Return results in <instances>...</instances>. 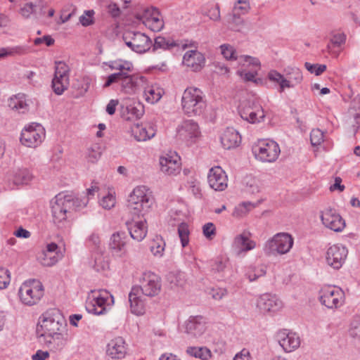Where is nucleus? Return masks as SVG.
<instances>
[{"mask_svg":"<svg viewBox=\"0 0 360 360\" xmlns=\"http://www.w3.org/2000/svg\"><path fill=\"white\" fill-rule=\"evenodd\" d=\"M241 137L232 127L226 128L221 136V143L224 149H232L239 146Z\"/></svg>","mask_w":360,"mask_h":360,"instance_id":"c85d7f7f","label":"nucleus"},{"mask_svg":"<svg viewBox=\"0 0 360 360\" xmlns=\"http://www.w3.org/2000/svg\"><path fill=\"white\" fill-rule=\"evenodd\" d=\"M111 70H118L117 73L130 72L133 70V65L127 60H116L105 63Z\"/></svg>","mask_w":360,"mask_h":360,"instance_id":"4c0bfd02","label":"nucleus"},{"mask_svg":"<svg viewBox=\"0 0 360 360\" xmlns=\"http://www.w3.org/2000/svg\"><path fill=\"white\" fill-rule=\"evenodd\" d=\"M186 352L192 356L199 358L202 360H206L210 356V351L205 347H188Z\"/></svg>","mask_w":360,"mask_h":360,"instance_id":"49530a36","label":"nucleus"},{"mask_svg":"<svg viewBox=\"0 0 360 360\" xmlns=\"http://www.w3.org/2000/svg\"><path fill=\"white\" fill-rule=\"evenodd\" d=\"M69 68L62 61L56 62L54 77L62 79H69Z\"/></svg>","mask_w":360,"mask_h":360,"instance_id":"3c124183","label":"nucleus"},{"mask_svg":"<svg viewBox=\"0 0 360 360\" xmlns=\"http://www.w3.org/2000/svg\"><path fill=\"white\" fill-rule=\"evenodd\" d=\"M321 219L326 228L335 232L342 231L345 226L344 219L333 209H326L323 211Z\"/></svg>","mask_w":360,"mask_h":360,"instance_id":"412c9836","label":"nucleus"},{"mask_svg":"<svg viewBox=\"0 0 360 360\" xmlns=\"http://www.w3.org/2000/svg\"><path fill=\"white\" fill-rule=\"evenodd\" d=\"M122 39L125 44L137 53H146L152 46L151 39L141 32L126 31L123 34Z\"/></svg>","mask_w":360,"mask_h":360,"instance_id":"f8f14e48","label":"nucleus"},{"mask_svg":"<svg viewBox=\"0 0 360 360\" xmlns=\"http://www.w3.org/2000/svg\"><path fill=\"white\" fill-rule=\"evenodd\" d=\"M114 302L112 295L105 290H91L87 295L85 308L86 311L95 315L104 314L107 307Z\"/></svg>","mask_w":360,"mask_h":360,"instance_id":"39448f33","label":"nucleus"},{"mask_svg":"<svg viewBox=\"0 0 360 360\" xmlns=\"http://www.w3.org/2000/svg\"><path fill=\"white\" fill-rule=\"evenodd\" d=\"M100 205L105 210H110L114 207L116 204L115 193L112 190H110L107 195L103 196L99 201Z\"/></svg>","mask_w":360,"mask_h":360,"instance_id":"de8ad7c7","label":"nucleus"},{"mask_svg":"<svg viewBox=\"0 0 360 360\" xmlns=\"http://www.w3.org/2000/svg\"><path fill=\"white\" fill-rule=\"evenodd\" d=\"M310 140L313 146H319L323 141V132L319 129H314L310 133Z\"/></svg>","mask_w":360,"mask_h":360,"instance_id":"bf43d9fd","label":"nucleus"},{"mask_svg":"<svg viewBox=\"0 0 360 360\" xmlns=\"http://www.w3.org/2000/svg\"><path fill=\"white\" fill-rule=\"evenodd\" d=\"M155 11H160L155 7H149L143 9L141 13H138L135 15V18L141 21L142 23L146 25V21L151 20L152 17H153V14H155Z\"/></svg>","mask_w":360,"mask_h":360,"instance_id":"603ef678","label":"nucleus"},{"mask_svg":"<svg viewBox=\"0 0 360 360\" xmlns=\"http://www.w3.org/2000/svg\"><path fill=\"white\" fill-rule=\"evenodd\" d=\"M238 110L240 117L249 123L257 124L264 121L265 112L257 98L243 101Z\"/></svg>","mask_w":360,"mask_h":360,"instance_id":"0eeeda50","label":"nucleus"},{"mask_svg":"<svg viewBox=\"0 0 360 360\" xmlns=\"http://www.w3.org/2000/svg\"><path fill=\"white\" fill-rule=\"evenodd\" d=\"M165 248V242L164 240L161 237L156 236L151 242L150 250L154 256L161 257L164 254Z\"/></svg>","mask_w":360,"mask_h":360,"instance_id":"37998d69","label":"nucleus"},{"mask_svg":"<svg viewBox=\"0 0 360 360\" xmlns=\"http://www.w3.org/2000/svg\"><path fill=\"white\" fill-rule=\"evenodd\" d=\"M153 204L149 189L145 186H136L128 198V209L131 214L143 217Z\"/></svg>","mask_w":360,"mask_h":360,"instance_id":"7ed1b4c3","label":"nucleus"},{"mask_svg":"<svg viewBox=\"0 0 360 360\" xmlns=\"http://www.w3.org/2000/svg\"><path fill=\"white\" fill-rule=\"evenodd\" d=\"M62 257L61 253H51L43 251L37 257L40 264L45 266H51L56 264Z\"/></svg>","mask_w":360,"mask_h":360,"instance_id":"58836bf2","label":"nucleus"},{"mask_svg":"<svg viewBox=\"0 0 360 360\" xmlns=\"http://www.w3.org/2000/svg\"><path fill=\"white\" fill-rule=\"evenodd\" d=\"M46 7V3L44 0H35L34 2L25 4L20 10V15L25 18H30L31 15L34 13L35 8H39L40 15L45 13L44 8Z\"/></svg>","mask_w":360,"mask_h":360,"instance_id":"72a5a7b5","label":"nucleus"},{"mask_svg":"<svg viewBox=\"0 0 360 360\" xmlns=\"http://www.w3.org/2000/svg\"><path fill=\"white\" fill-rule=\"evenodd\" d=\"M144 113L143 105L139 102L129 104L125 111L122 112V117L126 120L140 119Z\"/></svg>","mask_w":360,"mask_h":360,"instance_id":"473e14b6","label":"nucleus"},{"mask_svg":"<svg viewBox=\"0 0 360 360\" xmlns=\"http://www.w3.org/2000/svg\"><path fill=\"white\" fill-rule=\"evenodd\" d=\"M200 135L198 124L192 120L183 121L177 127V136L188 144L196 142Z\"/></svg>","mask_w":360,"mask_h":360,"instance_id":"dca6fc26","label":"nucleus"},{"mask_svg":"<svg viewBox=\"0 0 360 360\" xmlns=\"http://www.w3.org/2000/svg\"><path fill=\"white\" fill-rule=\"evenodd\" d=\"M167 279L174 286H182L185 282V274L181 271H172L167 274Z\"/></svg>","mask_w":360,"mask_h":360,"instance_id":"09e8293b","label":"nucleus"},{"mask_svg":"<svg viewBox=\"0 0 360 360\" xmlns=\"http://www.w3.org/2000/svg\"><path fill=\"white\" fill-rule=\"evenodd\" d=\"M65 326V319L59 310H47L40 317L37 328L39 342L52 349L60 348L65 344L63 331Z\"/></svg>","mask_w":360,"mask_h":360,"instance_id":"f257e3e1","label":"nucleus"},{"mask_svg":"<svg viewBox=\"0 0 360 360\" xmlns=\"http://www.w3.org/2000/svg\"><path fill=\"white\" fill-rule=\"evenodd\" d=\"M146 223V219L127 223L128 230L131 238L139 242L144 239L147 233Z\"/></svg>","mask_w":360,"mask_h":360,"instance_id":"2f4dec72","label":"nucleus"},{"mask_svg":"<svg viewBox=\"0 0 360 360\" xmlns=\"http://www.w3.org/2000/svg\"><path fill=\"white\" fill-rule=\"evenodd\" d=\"M249 235V233L243 232L234 238L233 247L238 256L255 248L256 243L250 238Z\"/></svg>","mask_w":360,"mask_h":360,"instance_id":"393cba45","label":"nucleus"},{"mask_svg":"<svg viewBox=\"0 0 360 360\" xmlns=\"http://www.w3.org/2000/svg\"><path fill=\"white\" fill-rule=\"evenodd\" d=\"M277 340L286 352H291L299 347L300 345V338L293 333L286 330L279 331L276 335Z\"/></svg>","mask_w":360,"mask_h":360,"instance_id":"5701e85b","label":"nucleus"},{"mask_svg":"<svg viewBox=\"0 0 360 360\" xmlns=\"http://www.w3.org/2000/svg\"><path fill=\"white\" fill-rule=\"evenodd\" d=\"M180 157L175 152H169L160 158V170L167 175H176L181 171Z\"/></svg>","mask_w":360,"mask_h":360,"instance_id":"6ab92c4d","label":"nucleus"},{"mask_svg":"<svg viewBox=\"0 0 360 360\" xmlns=\"http://www.w3.org/2000/svg\"><path fill=\"white\" fill-rule=\"evenodd\" d=\"M319 301L328 309H338L345 302V292L338 287L324 286L319 291Z\"/></svg>","mask_w":360,"mask_h":360,"instance_id":"ddd939ff","label":"nucleus"},{"mask_svg":"<svg viewBox=\"0 0 360 360\" xmlns=\"http://www.w3.org/2000/svg\"><path fill=\"white\" fill-rule=\"evenodd\" d=\"M139 285L133 287L144 296L153 297L158 295L162 288L160 278L153 272L145 271L139 278Z\"/></svg>","mask_w":360,"mask_h":360,"instance_id":"9d476101","label":"nucleus"},{"mask_svg":"<svg viewBox=\"0 0 360 360\" xmlns=\"http://www.w3.org/2000/svg\"><path fill=\"white\" fill-rule=\"evenodd\" d=\"M178 233L182 247H186L189 242V230L188 224L181 223L178 226Z\"/></svg>","mask_w":360,"mask_h":360,"instance_id":"5fc2aeb1","label":"nucleus"},{"mask_svg":"<svg viewBox=\"0 0 360 360\" xmlns=\"http://www.w3.org/2000/svg\"><path fill=\"white\" fill-rule=\"evenodd\" d=\"M122 74L123 75L120 84L122 91L127 94H131L138 85L139 80H141L143 77L130 75L129 72Z\"/></svg>","mask_w":360,"mask_h":360,"instance_id":"f704fd0d","label":"nucleus"},{"mask_svg":"<svg viewBox=\"0 0 360 360\" xmlns=\"http://www.w3.org/2000/svg\"><path fill=\"white\" fill-rule=\"evenodd\" d=\"M270 81L279 84V92H283L285 88H293L302 81V74L300 70L295 67H288L285 69V75H281L276 70H271L268 73Z\"/></svg>","mask_w":360,"mask_h":360,"instance_id":"423d86ee","label":"nucleus"},{"mask_svg":"<svg viewBox=\"0 0 360 360\" xmlns=\"http://www.w3.org/2000/svg\"><path fill=\"white\" fill-rule=\"evenodd\" d=\"M293 238L286 233H278L266 242L264 252L268 256L288 253L293 245Z\"/></svg>","mask_w":360,"mask_h":360,"instance_id":"1a4fd4ad","label":"nucleus"},{"mask_svg":"<svg viewBox=\"0 0 360 360\" xmlns=\"http://www.w3.org/2000/svg\"><path fill=\"white\" fill-rule=\"evenodd\" d=\"M207 181L210 186L217 191H222L228 186L227 175L220 167H214L210 169Z\"/></svg>","mask_w":360,"mask_h":360,"instance_id":"4be33fe9","label":"nucleus"},{"mask_svg":"<svg viewBox=\"0 0 360 360\" xmlns=\"http://www.w3.org/2000/svg\"><path fill=\"white\" fill-rule=\"evenodd\" d=\"M18 295L22 304L33 306L37 304L44 295V288L37 280L25 281L19 288Z\"/></svg>","mask_w":360,"mask_h":360,"instance_id":"6e6552de","label":"nucleus"},{"mask_svg":"<svg viewBox=\"0 0 360 360\" xmlns=\"http://www.w3.org/2000/svg\"><path fill=\"white\" fill-rule=\"evenodd\" d=\"M32 103L25 94H18L11 97L8 100V106L13 110L19 113H26L30 110V105Z\"/></svg>","mask_w":360,"mask_h":360,"instance_id":"a878e982","label":"nucleus"},{"mask_svg":"<svg viewBox=\"0 0 360 360\" xmlns=\"http://www.w3.org/2000/svg\"><path fill=\"white\" fill-rule=\"evenodd\" d=\"M176 45V43H174V41H169L167 40L165 37L159 36L155 39L153 47L154 49H169L170 48L174 47Z\"/></svg>","mask_w":360,"mask_h":360,"instance_id":"4d7b16f0","label":"nucleus"},{"mask_svg":"<svg viewBox=\"0 0 360 360\" xmlns=\"http://www.w3.org/2000/svg\"><path fill=\"white\" fill-rule=\"evenodd\" d=\"M255 207V205L250 202H243L236 207L233 215L240 217L246 214L250 210Z\"/></svg>","mask_w":360,"mask_h":360,"instance_id":"864d4df0","label":"nucleus"},{"mask_svg":"<svg viewBox=\"0 0 360 360\" xmlns=\"http://www.w3.org/2000/svg\"><path fill=\"white\" fill-rule=\"evenodd\" d=\"M25 51L26 49L20 46L1 48L0 49V60L8 56L22 54Z\"/></svg>","mask_w":360,"mask_h":360,"instance_id":"a18cd8bd","label":"nucleus"},{"mask_svg":"<svg viewBox=\"0 0 360 360\" xmlns=\"http://www.w3.org/2000/svg\"><path fill=\"white\" fill-rule=\"evenodd\" d=\"M183 63L193 71H198L204 65L205 57L196 50L188 51L185 53L183 57Z\"/></svg>","mask_w":360,"mask_h":360,"instance_id":"bb28decb","label":"nucleus"},{"mask_svg":"<svg viewBox=\"0 0 360 360\" xmlns=\"http://www.w3.org/2000/svg\"><path fill=\"white\" fill-rule=\"evenodd\" d=\"M206 329V319L202 316H190L186 322V332L193 336H200Z\"/></svg>","mask_w":360,"mask_h":360,"instance_id":"b1692460","label":"nucleus"},{"mask_svg":"<svg viewBox=\"0 0 360 360\" xmlns=\"http://www.w3.org/2000/svg\"><path fill=\"white\" fill-rule=\"evenodd\" d=\"M266 273V267L263 264L250 266L248 269L245 276L250 282L255 281L257 278L264 276Z\"/></svg>","mask_w":360,"mask_h":360,"instance_id":"79ce46f5","label":"nucleus"},{"mask_svg":"<svg viewBox=\"0 0 360 360\" xmlns=\"http://www.w3.org/2000/svg\"><path fill=\"white\" fill-rule=\"evenodd\" d=\"M202 231L207 238L212 239L216 234L215 226L213 223H207L203 226Z\"/></svg>","mask_w":360,"mask_h":360,"instance_id":"338daca9","label":"nucleus"},{"mask_svg":"<svg viewBox=\"0 0 360 360\" xmlns=\"http://www.w3.org/2000/svg\"><path fill=\"white\" fill-rule=\"evenodd\" d=\"M101 155L100 147L98 145H94L88 150L87 158L89 162H96Z\"/></svg>","mask_w":360,"mask_h":360,"instance_id":"680f3d73","label":"nucleus"},{"mask_svg":"<svg viewBox=\"0 0 360 360\" xmlns=\"http://www.w3.org/2000/svg\"><path fill=\"white\" fill-rule=\"evenodd\" d=\"M89 202L86 196L76 198L72 194L59 193L51 201V221L58 229L70 226L73 213L85 207Z\"/></svg>","mask_w":360,"mask_h":360,"instance_id":"f03ea898","label":"nucleus"},{"mask_svg":"<svg viewBox=\"0 0 360 360\" xmlns=\"http://www.w3.org/2000/svg\"><path fill=\"white\" fill-rule=\"evenodd\" d=\"M45 138L44 128L38 123H32L25 126L20 135V142L30 148H36Z\"/></svg>","mask_w":360,"mask_h":360,"instance_id":"4468645a","label":"nucleus"},{"mask_svg":"<svg viewBox=\"0 0 360 360\" xmlns=\"http://www.w3.org/2000/svg\"><path fill=\"white\" fill-rule=\"evenodd\" d=\"M250 9V4L247 0H238V1L235 4L233 14V18L234 19H239L240 15H245L249 12Z\"/></svg>","mask_w":360,"mask_h":360,"instance_id":"c03bdc74","label":"nucleus"},{"mask_svg":"<svg viewBox=\"0 0 360 360\" xmlns=\"http://www.w3.org/2000/svg\"><path fill=\"white\" fill-rule=\"evenodd\" d=\"M257 307L264 314H272L283 307V302L276 295L264 293L257 298Z\"/></svg>","mask_w":360,"mask_h":360,"instance_id":"f3484780","label":"nucleus"},{"mask_svg":"<svg viewBox=\"0 0 360 360\" xmlns=\"http://www.w3.org/2000/svg\"><path fill=\"white\" fill-rule=\"evenodd\" d=\"M69 85V79L53 77L52 80V88L55 94L61 95Z\"/></svg>","mask_w":360,"mask_h":360,"instance_id":"8fccbe9b","label":"nucleus"},{"mask_svg":"<svg viewBox=\"0 0 360 360\" xmlns=\"http://www.w3.org/2000/svg\"><path fill=\"white\" fill-rule=\"evenodd\" d=\"M11 282L10 272L7 269L0 268V290L6 289Z\"/></svg>","mask_w":360,"mask_h":360,"instance_id":"13d9d810","label":"nucleus"},{"mask_svg":"<svg viewBox=\"0 0 360 360\" xmlns=\"http://www.w3.org/2000/svg\"><path fill=\"white\" fill-rule=\"evenodd\" d=\"M246 191L252 194L259 192L258 181L255 179L251 178L246 181Z\"/></svg>","mask_w":360,"mask_h":360,"instance_id":"0e129e2a","label":"nucleus"},{"mask_svg":"<svg viewBox=\"0 0 360 360\" xmlns=\"http://www.w3.org/2000/svg\"><path fill=\"white\" fill-rule=\"evenodd\" d=\"M163 94L162 89L155 85L148 86L145 88L144 96L148 103L154 104L159 101Z\"/></svg>","mask_w":360,"mask_h":360,"instance_id":"e433bc0d","label":"nucleus"},{"mask_svg":"<svg viewBox=\"0 0 360 360\" xmlns=\"http://www.w3.org/2000/svg\"><path fill=\"white\" fill-rule=\"evenodd\" d=\"M32 177V174L27 168H18L13 171V182L15 185L27 184Z\"/></svg>","mask_w":360,"mask_h":360,"instance_id":"c9c22d12","label":"nucleus"},{"mask_svg":"<svg viewBox=\"0 0 360 360\" xmlns=\"http://www.w3.org/2000/svg\"><path fill=\"white\" fill-rule=\"evenodd\" d=\"M227 261L221 259H218L212 264V271L214 273H218L221 274V277L225 276V272L228 268Z\"/></svg>","mask_w":360,"mask_h":360,"instance_id":"6e6d98bb","label":"nucleus"},{"mask_svg":"<svg viewBox=\"0 0 360 360\" xmlns=\"http://www.w3.org/2000/svg\"><path fill=\"white\" fill-rule=\"evenodd\" d=\"M126 353L125 341L122 337H117L108 344L107 354L112 359H122Z\"/></svg>","mask_w":360,"mask_h":360,"instance_id":"cd10ccee","label":"nucleus"},{"mask_svg":"<svg viewBox=\"0 0 360 360\" xmlns=\"http://www.w3.org/2000/svg\"><path fill=\"white\" fill-rule=\"evenodd\" d=\"M348 254L347 249L342 245L329 247L326 253L327 264L335 269H339L344 264Z\"/></svg>","mask_w":360,"mask_h":360,"instance_id":"a211bd4d","label":"nucleus"},{"mask_svg":"<svg viewBox=\"0 0 360 360\" xmlns=\"http://www.w3.org/2000/svg\"><path fill=\"white\" fill-rule=\"evenodd\" d=\"M221 54L226 60H236L240 65H252L259 68L260 62L258 58L247 55L236 56V50L229 44H222L220 46Z\"/></svg>","mask_w":360,"mask_h":360,"instance_id":"aec40b11","label":"nucleus"},{"mask_svg":"<svg viewBox=\"0 0 360 360\" xmlns=\"http://www.w3.org/2000/svg\"><path fill=\"white\" fill-rule=\"evenodd\" d=\"M210 295L216 300H220L227 295V290L226 288H217L211 289Z\"/></svg>","mask_w":360,"mask_h":360,"instance_id":"774afa93","label":"nucleus"},{"mask_svg":"<svg viewBox=\"0 0 360 360\" xmlns=\"http://www.w3.org/2000/svg\"><path fill=\"white\" fill-rule=\"evenodd\" d=\"M349 335L354 338L360 339V321H353L349 330Z\"/></svg>","mask_w":360,"mask_h":360,"instance_id":"69168bd1","label":"nucleus"},{"mask_svg":"<svg viewBox=\"0 0 360 360\" xmlns=\"http://www.w3.org/2000/svg\"><path fill=\"white\" fill-rule=\"evenodd\" d=\"M122 73H112L106 77L105 82L103 84L104 88L110 86L112 84L115 83L121 84V79L122 77Z\"/></svg>","mask_w":360,"mask_h":360,"instance_id":"e2e57ef3","label":"nucleus"},{"mask_svg":"<svg viewBox=\"0 0 360 360\" xmlns=\"http://www.w3.org/2000/svg\"><path fill=\"white\" fill-rule=\"evenodd\" d=\"M181 107L184 112L189 117L202 115L207 107L205 94L196 87L186 89L181 98Z\"/></svg>","mask_w":360,"mask_h":360,"instance_id":"20e7f679","label":"nucleus"},{"mask_svg":"<svg viewBox=\"0 0 360 360\" xmlns=\"http://www.w3.org/2000/svg\"><path fill=\"white\" fill-rule=\"evenodd\" d=\"M129 241L127 234L124 231L112 233L108 243V250L115 259H122L127 255V245Z\"/></svg>","mask_w":360,"mask_h":360,"instance_id":"2eb2a0df","label":"nucleus"},{"mask_svg":"<svg viewBox=\"0 0 360 360\" xmlns=\"http://www.w3.org/2000/svg\"><path fill=\"white\" fill-rule=\"evenodd\" d=\"M131 134L137 141H146L155 136L156 130L153 126L143 127L139 124L131 128Z\"/></svg>","mask_w":360,"mask_h":360,"instance_id":"c756f323","label":"nucleus"},{"mask_svg":"<svg viewBox=\"0 0 360 360\" xmlns=\"http://www.w3.org/2000/svg\"><path fill=\"white\" fill-rule=\"evenodd\" d=\"M304 67L309 72L317 76L321 75L326 69V65L311 64L308 62L304 63Z\"/></svg>","mask_w":360,"mask_h":360,"instance_id":"052dcab7","label":"nucleus"},{"mask_svg":"<svg viewBox=\"0 0 360 360\" xmlns=\"http://www.w3.org/2000/svg\"><path fill=\"white\" fill-rule=\"evenodd\" d=\"M252 152L256 159L264 162H274L278 159L281 149L273 140H262L253 146Z\"/></svg>","mask_w":360,"mask_h":360,"instance_id":"9b49d317","label":"nucleus"},{"mask_svg":"<svg viewBox=\"0 0 360 360\" xmlns=\"http://www.w3.org/2000/svg\"><path fill=\"white\" fill-rule=\"evenodd\" d=\"M104 250H94L93 254V268L95 271L100 272L108 268V262L103 257Z\"/></svg>","mask_w":360,"mask_h":360,"instance_id":"ea45409f","label":"nucleus"},{"mask_svg":"<svg viewBox=\"0 0 360 360\" xmlns=\"http://www.w3.org/2000/svg\"><path fill=\"white\" fill-rule=\"evenodd\" d=\"M146 27L153 32H160L164 27V21L160 11H155L151 20H147Z\"/></svg>","mask_w":360,"mask_h":360,"instance_id":"a19ab883","label":"nucleus"},{"mask_svg":"<svg viewBox=\"0 0 360 360\" xmlns=\"http://www.w3.org/2000/svg\"><path fill=\"white\" fill-rule=\"evenodd\" d=\"M137 289L131 288L129 294V301L131 313L142 315L145 312V302Z\"/></svg>","mask_w":360,"mask_h":360,"instance_id":"7c9ffc66","label":"nucleus"}]
</instances>
